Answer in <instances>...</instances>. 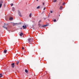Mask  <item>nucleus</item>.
<instances>
[{"mask_svg": "<svg viewBox=\"0 0 79 79\" xmlns=\"http://www.w3.org/2000/svg\"><path fill=\"white\" fill-rule=\"evenodd\" d=\"M48 26V25H44V26H43V27H45V26Z\"/></svg>", "mask_w": 79, "mask_h": 79, "instance_id": "a878e982", "label": "nucleus"}, {"mask_svg": "<svg viewBox=\"0 0 79 79\" xmlns=\"http://www.w3.org/2000/svg\"><path fill=\"white\" fill-rule=\"evenodd\" d=\"M2 4L0 3V8L2 7Z\"/></svg>", "mask_w": 79, "mask_h": 79, "instance_id": "f8f14e48", "label": "nucleus"}, {"mask_svg": "<svg viewBox=\"0 0 79 79\" xmlns=\"http://www.w3.org/2000/svg\"><path fill=\"white\" fill-rule=\"evenodd\" d=\"M18 15L19 16H20V17H21V12H20L19 11L18 12Z\"/></svg>", "mask_w": 79, "mask_h": 79, "instance_id": "7ed1b4c3", "label": "nucleus"}, {"mask_svg": "<svg viewBox=\"0 0 79 79\" xmlns=\"http://www.w3.org/2000/svg\"><path fill=\"white\" fill-rule=\"evenodd\" d=\"M12 9L13 11H15V7H12Z\"/></svg>", "mask_w": 79, "mask_h": 79, "instance_id": "9d476101", "label": "nucleus"}, {"mask_svg": "<svg viewBox=\"0 0 79 79\" xmlns=\"http://www.w3.org/2000/svg\"><path fill=\"white\" fill-rule=\"evenodd\" d=\"M9 32H10V31H9Z\"/></svg>", "mask_w": 79, "mask_h": 79, "instance_id": "c9c22d12", "label": "nucleus"}, {"mask_svg": "<svg viewBox=\"0 0 79 79\" xmlns=\"http://www.w3.org/2000/svg\"><path fill=\"white\" fill-rule=\"evenodd\" d=\"M59 16H60V15H59Z\"/></svg>", "mask_w": 79, "mask_h": 79, "instance_id": "f704fd0d", "label": "nucleus"}, {"mask_svg": "<svg viewBox=\"0 0 79 79\" xmlns=\"http://www.w3.org/2000/svg\"><path fill=\"white\" fill-rule=\"evenodd\" d=\"M25 72L26 73H28V71H27V70L26 69L25 70Z\"/></svg>", "mask_w": 79, "mask_h": 79, "instance_id": "9b49d317", "label": "nucleus"}, {"mask_svg": "<svg viewBox=\"0 0 79 79\" xmlns=\"http://www.w3.org/2000/svg\"><path fill=\"white\" fill-rule=\"evenodd\" d=\"M41 21H42L41 20H40V21L39 22V23H41Z\"/></svg>", "mask_w": 79, "mask_h": 79, "instance_id": "412c9836", "label": "nucleus"}, {"mask_svg": "<svg viewBox=\"0 0 79 79\" xmlns=\"http://www.w3.org/2000/svg\"><path fill=\"white\" fill-rule=\"evenodd\" d=\"M7 51L6 50H4V53H6Z\"/></svg>", "mask_w": 79, "mask_h": 79, "instance_id": "1a4fd4ad", "label": "nucleus"}, {"mask_svg": "<svg viewBox=\"0 0 79 79\" xmlns=\"http://www.w3.org/2000/svg\"><path fill=\"white\" fill-rule=\"evenodd\" d=\"M3 27H4V28H6V29H7V28L6 27H5V26H3Z\"/></svg>", "mask_w": 79, "mask_h": 79, "instance_id": "2eb2a0df", "label": "nucleus"}, {"mask_svg": "<svg viewBox=\"0 0 79 79\" xmlns=\"http://www.w3.org/2000/svg\"><path fill=\"white\" fill-rule=\"evenodd\" d=\"M11 6H13V4L12 3L10 4Z\"/></svg>", "mask_w": 79, "mask_h": 79, "instance_id": "6ab92c4d", "label": "nucleus"}, {"mask_svg": "<svg viewBox=\"0 0 79 79\" xmlns=\"http://www.w3.org/2000/svg\"><path fill=\"white\" fill-rule=\"evenodd\" d=\"M65 4V3H63V5H64Z\"/></svg>", "mask_w": 79, "mask_h": 79, "instance_id": "c756f323", "label": "nucleus"}, {"mask_svg": "<svg viewBox=\"0 0 79 79\" xmlns=\"http://www.w3.org/2000/svg\"><path fill=\"white\" fill-rule=\"evenodd\" d=\"M38 26H39V27H40V24L39 23L38 24Z\"/></svg>", "mask_w": 79, "mask_h": 79, "instance_id": "5701e85b", "label": "nucleus"}, {"mask_svg": "<svg viewBox=\"0 0 79 79\" xmlns=\"http://www.w3.org/2000/svg\"><path fill=\"white\" fill-rule=\"evenodd\" d=\"M19 61H18L17 62V63H16L17 65H18L19 64Z\"/></svg>", "mask_w": 79, "mask_h": 79, "instance_id": "423d86ee", "label": "nucleus"}, {"mask_svg": "<svg viewBox=\"0 0 79 79\" xmlns=\"http://www.w3.org/2000/svg\"><path fill=\"white\" fill-rule=\"evenodd\" d=\"M37 0V1H38V0Z\"/></svg>", "mask_w": 79, "mask_h": 79, "instance_id": "e433bc0d", "label": "nucleus"}, {"mask_svg": "<svg viewBox=\"0 0 79 79\" xmlns=\"http://www.w3.org/2000/svg\"><path fill=\"white\" fill-rule=\"evenodd\" d=\"M44 4H45V3H44V2L43 3V5H44Z\"/></svg>", "mask_w": 79, "mask_h": 79, "instance_id": "cd10ccee", "label": "nucleus"}, {"mask_svg": "<svg viewBox=\"0 0 79 79\" xmlns=\"http://www.w3.org/2000/svg\"><path fill=\"white\" fill-rule=\"evenodd\" d=\"M49 16H50V15H49L48 16V17L49 18Z\"/></svg>", "mask_w": 79, "mask_h": 79, "instance_id": "2f4dec72", "label": "nucleus"}, {"mask_svg": "<svg viewBox=\"0 0 79 79\" xmlns=\"http://www.w3.org/2000/svg\"><path fill=\"white\" fill-rule=\"evenodd\" d=\"M37 9H39V8H40V6H38L36 8Z\"/></svg>", "mask_w": 79, "mask_h": 79, "instance_id": "a211bd4d", "label": "nucleus"}, {"mask_svg": "<svg viewBox=\"0 0 79 79\" xmlns=\"http://www.w3.org/2000/svg\"><path fill=\"white\" fill-rule=\"evenodd\" d=\"M0 3H1V4H2V3H3V1H1L0 2Z\"/></svg>", "mask_w": 79, "mask_h": 79, "instance_id": "f3484780", "label": "nucleus"}, {"mask_svg": "<svg viewBox=\"0 0 79 79\" xmlns=\"http://www.w3.org/2000/svg\"><path fill=\"white\" fill-rule=\"evenodd\" d=\"M28 43L30 44H32V42H33V40H34L33 38H29L28 39Z\"/></svg>", "mask_w": 79, "mask_h": 79, "instance_id": "f257e3e1", "label": "nucleus"}, {"mask_svg": "<svg viewBox=\"0 0 79 79\" xmlns=\"http://www.w3.org/2000/svg\"><path fill=\"white\" fill-rule=\"evenodd\" d=\"M23 50H24V47H23L22 48Z\"/></svg>", "mask_w": 79, "mask_h": 79, "instance_id": "bb28decb", "label": "nucleus"}, {"mask_svg": "<svg viewBox=\"0 0 79 79\" xmlns=\"http://www.w3.org/2000/svg\"><path fill=\"white\" fill-rule=\"evenodd\" d=\"M44 10H45V7L44 8Z\"/></svg>", "mask_w": 79, "mask_h": 79, "instance_id": "7c9ffc66", "label": "nucleus"}, {"mask_svg": "<svg viewBox=\"0 0 79 79\" xmlns=\"http://www.w3.org/2000/svg\"><path fill=\"white\" fill-rule=\"evenodd\" d=\"M32 16V14L31 13L30 14L29 17H31Z\"/></svg>", "mask_w": 79, "mask_h": 79, "instance_id": "4468645a", "label": "nucleus"}, {"mask_svg": "<svg viewBox=\"0 0 79 79\" xmlns=\"http://www.w3.org/2000/svg\"><path fill=\"white\" fill-rule=\"evenodd\" d=\"M2 77V74H0V77Z\"/></svg>", "mask_w": 79, "mask_h": 79, "instance_id": "aec40b11", "label": "nucleus"}, {"mask_svg": "<svg viewBox=\"0 0 79 79\" xmlns=\"http://www.w3.org/2000/svg\"><path fill=\"white\" fill-rule=\"evenodd\" d=\"M20 29H23V28H21Z\"/></svg>", "mask_w": 79, "mask_h": 79, "instance_id": "473e14b6", "label": "nucleus"}, {"mask_svg": "<svg viewBox=\"0 0 79 79\" xmlns=\"http://www.w3.org/2000/svg\"><path fill=\"white\" fill-rule=\"evenodd\" d=\"M12 24L13 26H16V25H17V24H18V23H13Z\"/></svg>", "mask_w": 79, "mask_h": 79, "instance_id": "39448f33", "label": "nucleus"}, {"mask_svg": "<svg viewBox=\"0 0 79 79\" xmlns=\"http://www.w3.org/2000/svg\"><path fill=\"white\" fill-rule=\"evenodd\" d=\"M23 35V33H21L20 34V36H22Z\"/></svg>", "mask_w": 79, "mask_h": 79, "instance_id": "6e6552de", "label": "nucleus"}, {"mask_svg": "<svg viewBox=\"0 0 79 79\" xmlns=\"http://www.w3.org/2000/svg\"><path fill=\"white\" fill-rule=\"evenodd\" d=\"M9 19L10 21H11L12 20H13V18L12 17H10V18Z\"/></svg>", "mask_w": 79, "mask_h": 79, "instance_id": "0eeeda50", "label": "nucleus"}, {"mask_svg": "<svg viewBox=\"0 0 79 79\" xmlns=\"http://www.w3.org/2000/svg\"><path fill=\"white\" fill-rule=\"evenodd\" d=\"M23 29H26L27 27V26H26V25H25V26L23 25Z\"/></svg>", "mask_w": 79, "mask_h": 79, "instance_id": "f03ea898", "label": "nucleus"}, {"mask_svg": "<svg viewBox=\"0 0 79 79\" xmlns=\"http://www.w3.org/2000/svg\"><path fill=\"white\" fill-rule=\"evenodd\" d=\"M63 8V6H60V10H62V8Z\"/></svg>", "mask_w": 79, "mask_h": 79, "instance_id": "ddd939ff", "label": "nucleus"}, {"mask_svg": "<svg viewBox=\"0 0 79 79\" xmlns=\"http://www.w3.org/2000/svg\"><path fill=\"white\" fill-rule=\"evenodd\" d=\"M6 26H7V25H8V24L6 23Z\"/></svg>", "mask_w": 79, "mask_h": 79, "instance_id": "c85d7f7f", "label": "nucleus"}, {"mask_svg": "<svg viewBox=\"0 0 79 79\" xmlns=\"http://www.w3.org/2000/svg\"><path fill=\"white\" fill-rule=\"evenodd\" d=\"M4 26H5V23H4Z\"/></svg>", "mask_w": 79, "mask_h": 79, "instance_id": "72a5a7b5", "label": "nucleus"}, {"mask_svg": "<svg viewBox=\"0 0 79 79\" xmlns=\"http://www.w3.org/2000/svg\"><path fill=\"white\" fill-rule=\"evenodd\" d=\"M56 2V0H54L53 2Z\"/></svg>", "mask_w": 79, "mask_h": 79, "instance_id": "4be33fe9", "label": "nucleus"}, {"mask_svg": "<svg viewBox=\"0 0 79 79\" xmlns=\"http://www.w3.org/2000/svg\"><path fill=\"white\" fill-rule=\"evenodd\" d=\"M33 19V20H32V22H33V23H34L35 21V20L34 19Z\"/></svg>", "mask_w": 79, "mask_h": 79, "instance_id": "dca6fc26", "label": "nucleus"}, {"mask_svg": "<svg viewBox=\"0 0 79 79\" xmlns=\"http://www.w3.org/2000/svg\"><path fill=\"white\" fill-rule=\"evenodd\" d=\"M56 19H55L53 20L54 22H56Z\"/></svg>", "mask_w": 79, "mask_h": 79, "instance_id": "b1692460", "label": "nucleus"}, {"mask_svg": "<svg viewBox=\"0 0 79 79\" xmlns=\"http://www.w3.org/2000/svg\"><path fill=\"white\" fill-rule=\"evenodd\" d=\"M50 13H53V11L51 10L50 11Z\"/></svg>", "mask_w": 79, "mask_h": 79, "instance_id": "393cba45", "label": "nucleus"}, {"mask_svg": "<svg viewBox=\"0 0 79 79\" xmlns=\"http://www.w3.org/2000/svg\"><path fill=\"white\" fill-rule=\"evenodd\" d=\"M11 66L12 68H15V63H13L11 64Z\"/></svg>", "mask_w": 79, "mask_h": 79, "instance_id": "20e7f679", "label": "nucleus"}]
</instances>
